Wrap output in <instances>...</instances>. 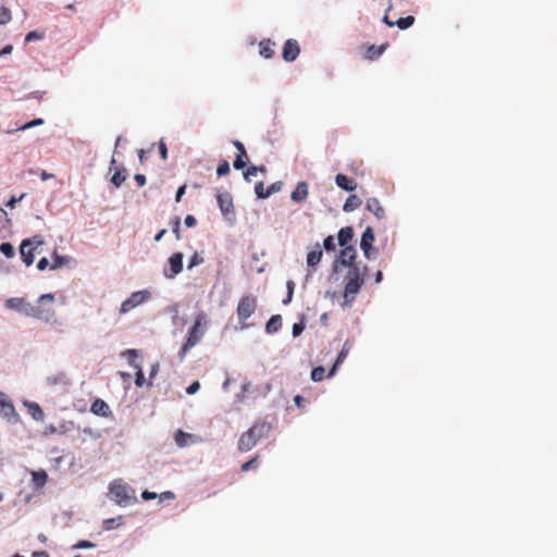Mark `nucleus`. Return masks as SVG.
Returning a JSON list of instances; mask_svg holds the SVG:
<instances>
[{
    "mask_svg": "<svg viewBox=\"0 0 557 557\" xmlns=\"http://www.w3.org/2000/svg\"><path fill=\"white\" fill-rule=\"evenodd\" d=\"M134 180L139 187H143L146 184V176L144 174H135Z\"/></svg>",
    "mask_w": 557,
    "mask_h": 557,
    "instance_id": "680f3d73",
    "label": "nucleus"
},
{
    "mask_svg": "<svg viewBox=\"0 0 557 557\" xmlns=\"http://www.w3.org/2000/svg\"><path fill=\"white\" fill-rule=\"evenodd\" d=\"M335 247L336 246H335V238H334V236L330 235V236L324 238V240H323V248L326 251H334Z\"/></svg>",
    "mask_w": 557,
    "mask_h": 557,
    "instance_id": "37998d69",
    "label": "nucleus"
},
{
    "mask_svg": "<svg viewBox=\"0 0 557 557\" xmlns=\"http://www.w3.org/2000/svg\"><path fill=\"white\" fill-rule=\"evenodd\" d=\"M244 158H247V154H237L236 156V159L234 160V168L236 170H243L246 165H247V162L244 160Z\"/></svg>",
    "mask_w": 557,
    "mask_h": 557,
    "instance_id": "49530a36",
    "label": "nucleus"
},
{
    "mask_svg": "<svg viewBox=\"0 0 557 557\" xmlns=\"http://www.w3.org/2000/svg\"><path fill=\"white\" fill-rule=\"evenodd\" d=\"M281 327H282V317L280 314L272 315L265 324V331L269 334L276 333Z\"/></svg>",
    "mask_w": 557,
    "mask_h": 557,
    "instance_id": "bb28decb",
    "label": "nucleus"
},
{
    "mask_svg": "<svg viewBox=\"0 0 557 557\" xmlns=\"http://www.w3.org/2000/svg\"><path fill=\"white\" fill-rule=\"evenodd\" d=\"M414 23V17L412 15H408L406 17H400L395 22V25L400 29H407L412 26Z\"/></svg>",
    "mask_w": 557,
    "mask_h": 557,
    "instance_id": "2f4dec72",
    "label": "nucleus"
},
{
    "mask_svg": "<svg viewBox=\"0 0 557 557\" xmlns=\"http://www.w3.org/2000/svg\"><path fill=\"white\" fill-rule=\"evenodd\" d=\"M70 260L66 257L59 256L55 251L53 252V263L51 264V269L55 270L64 264H67Z\"/></svg>",
    "mask_w": 557,
    "mask_h": 557,
    "instance_id": "473e14b6",
    "label": "nucleus"
},
{
    "mask_svg": "<svg viewBox=\"0 0 557 557\" xmlns=\"http://www.w3.org/2000/svg\"><path fill=\"white\" fill-rule=\"evenodd\" d=\"M25 195H21L18 198L11 197V199L7 202V206L10 208H14L16 202L21 201Z\"/></svg>",
    "mask_w": 557,
    "mask_h": 557,
    "instance_id": "338daca9",
    "label": "nucleus"
},
{
    "mask_svg": "<svg viewBox=\"0 0 557 557\" xmlns=\"http://www.w3.org/2000/svg\"><path fill=\"white\" fill-rule=\"evenodd\" d=\"M230 173V164L226 160L220 162L216 169V175L223 176Z\"/></svg>",
    "mask_w": 557,
    "mask_h": 557,
    "instance_id": "79ce46f5",
    "label": "nucleus"
},
{
    "mask_svg": "<svg viewBox=\"0 0 557 557\" xmlns=\"http://www.w3.org/2000/svg\"><path fill=\"white\" fill-rule=\"evenodd\" d=\"M274 42H272L270 39H264L259 42V53L265 59H270L274 55V49H273Z\"/></svg>",
    "mask_w": 557,
    "mask_h": 557,
    "instance_id": "a878e982",
    "label": "nucleus"
},
{
    "mask_svg": "<svg viewBox=\"0 0 557 557\" xmlns=\"http://www.w3.org/2000/svg\"><path fill=\"white\" fill-rule=\"evenodd\" d=\"M125 180H126V171L124 169L116 170L111 177V183L115 187H120L125 182Z\"/></svg>",
    "mask_w": 557,
    "mask_h": 557,
    "instance_id": "7c9ffc66",
    "label": "nucleus"
},
{
    "mask_svg": "<svg viewBox=\"0 0 557 557\" xmlns=\"http://www.w3.org/2000/svg\"><path fill=\"white\" fill-rule=\"evenodd\" d=\"M44 124V120L42 119H35V120H32L30 122H27L26 124L17 127V131H26L28 128H32V127H35V126H39V125H42Z\"/></svg>",
    "mask_w": 557,
    "mask_h": 557,
    "instance_id": "a18cd8bd",
    "label": "nucleus"
},
{
    "mask_svg": "<svg viewBox=\"0 0 557 557\" xmlns=\"http://www.w3.org/2000/svg\"><path fill=\"white\" fill-rule=\"evenodd\" d=\"M271 430V424L267 422L255 423L248 431L244 432L238 441L240 451H249L257 443L267 436Z\"/></svg>",
    "mask_w": 557,
    "mask_h": 557,
    "instance_id": "20e7f679",
    "label": "nucleus"
},
{
    "mask_svg": "<svg viewBox=\"0 0 557 557\" xmlns=\"http://www.w3.org/2000/svg\"><path fill=\"white\" fill-rule=\"evenodd\" d=\"M259 172V168L256 166V165H250L247 168V170L244 172V178L246 181H249L251 176H255L257 175V173Z\"/></svg>",
    "mask_w": 557,
    "mask_h": 557,
    "instance_id": "3c124183",
    "label": "nucleus"
},
{
    "mask_svg": "<svg viewBox=\"0 0 557 557\" xmlns=\"http://www.w3.org/2000/svg\"><path fill=\"white\" fill-rule=\"evenodd\" d=\"M90 411L96 414V416H99V417H104V418H108L109 416H111L112 411L109 407V405L100 399V398H97L92 404H91V407H90Z\"/></svg>",
    "mask_w": 557,
    "mask_h": 557,
    "instance_id": "f3484780",
    "label": "nucleus"
},
{
    "mask_svg": "<svg viewBox=\"0 0 557 557\" xmlns=\"http://www.w3.org/2000/svg\"><path fill=\"white\" fill-rule=\"evenodd\" d=\"M186 185H182L181 187H178L177 191H176V196H175V201L176 202H180L183 195L185 194L186 191Z\"/></svg>",
    "mask_w": 557,
    "mask_h": 557,
    "instance_id": "e2e57ef3",
    "label": "nucleus"
},
{
    "mask_svg": "<svg viewBox=\"0 0 557 557\" xmlns=\"http://www.w3.org/2000/svg\"><path fill=\"white\" fill-rule=\"evenodd\" d=\"M135 370H136L135 384H136V386L141 387L145 384V375H144L140 364H135Z\"/></svg>",
    "mask_w": 557,
    "mask_h": 557,
    "instance_id": "4c0bfd02",
    "label": "nucleus"
},
{
    "mask_svg": "<svg viewBox=\"0 0 557 557\" xmlns=\"http://www.w3.org/2000/svg\"><path fill=\"white\" fill-rule=\"evenodd\" d=\"M258 300L253 295H245L239 299L236 313L242 329L248 327L246 320L256 312Z\"/></svg>",
    "mask_w": 557,
    "mask_h": 557,
    "instance_id": "0eeeda50",
    "label": "nucleus"
},
{
    "mask_svg": "<svg viewBox=\"0 0 557 557\" xmlns=\"http://www.w3.org/2000/svg\"><path fill=\"white\" fill-rule=\"evenodd\" d=\"M0 251L7 257L12 258L15 253L13 246L10 243H2L0 245Z\"/></svg>",
    "mask_w": 557,
    "mask_h": 557,
    "instance_id": "58836bf2",
    "label": "nucleus"
},
{
    "mask_svg": "<svg viewBox=\"0 0 557 557\" xmlns=\"http://www.w3.org/2000/svg\"><path fill=\"white\" fill-rule=\"evenodd\" d=\"M122 520H123L122 516H119L117 518L106 519L103 521V527L106 530H113L116 527L122 524Z\"/></svg>",
    "mask_w": 557,
    "mask_h": 557,
    "instance_id": "72a5a7b5",
    "label": "nucleus"
},
{
    "mask_svg": "<svg viewBox=\"0 0 557 557\" xmlns=\"http://www.w3.org/2000/svg\"><path fill=\"white\" fill-rule=\"evenodd\" d=\"M294 287H295V284L293 281H288L287 282V296L286 298L283 300V304L284 305H287L290 302L292 298H293V293H294Z\"/></svg>",
    "mask_w": 557,
    "mask_h": 557,
    "instance_id": "603ef678",
    "label": "nucleus"
},
{
    "mask_svg": "<svg viewBox=\"0 0 557 557\" xmlns=\"http://www.w3.org/2000/svg\"><path fill=\"white\" fill-rule=\"evenodd\" d=\"M40 39H42V34H40L36 30L29 32L25 37V41H27V42L33 41V40H40Z\"/></svg>",
    "mask_w": 557,
    "mask_h": 557,
    "instance_id": "5fc2aeb1",
    "label": "nucleus"
},
{
    "mask_svg": "<svg viewBox=\"0 0 557 557\" xmlns=\"http://www.w3.org/2000/svg\"><path fill=\"white\" fill-rule=\"evenodd\" d=\"M25 406L27 408L28 413L36 421H44L45 412L41 407L37 403L26 401Z\"/></svg>",
    "mask_w": 557,
    "mask_h": 557,
    "instance_id": "5701e85b",
    "label": "nucleus"
},
{
    "mask_svg": "<svg viewBox=\"0 0 557 557\" xmlns=\"http://www.w3.org/2000/svg\"><path fill=\"white\" fill-rule=\"evenodd\" d=\"M367 210L372 212L379 220L383 219L385 215V210L379 199L369 198L366 205Z\"/></svg>",
    "mask_w": 557,
    "mask_h": 557,
    "instance_id": "aec40b11",
    "label": "nucleus"
},
{
    "mask_svg": "<svg viewBox=\"0 0 557 557\" xmlns=\"http://www.w3.org/2000/svg\"><path fill=\"white\" fill-rule=\"evenodd\" d=\"M282 186H283V183L282 182H275L273 184H271L268 188H267V194H268V197H270L272 194L274 193H277L282 189Z\"/></svg>",
    "mask_w": 557,
    "mask_h": 557,
    "instance_id": "864d4df0",
    "label": "nucleus"
},
{
    "mask_svg": "<svg viewBox=\"0 0 557 557\" xmlns=\"http://www.w3.org/2000/svg\"><path fill=\"white\" fill-rule=\"evenodd\" d=\"M141 497H143L144 500H151V499H154L157 497V494L153 493V492L144 491L141 493Z\"/></svg>",
    "mask_w": 557,
    "mask_h": 557,
    "instance_id": "0e129e2a",
    "label": "nucleus"
},
{
    "mask_svg": "<svg viewBox=\"0 0 557 557\" xmlns=\"http://www.w3.org/2000/svg\"><path fill=\"white\" fill-rule=\"evenodd\" d=\"M258 465V456H255L252 459L246 461L245 463L242 465V471H248L250 469H253L256 468Z\"/></svg>",
    "mask_w": 557,
    "mask_h": 557,
    "instance_id": "09e8293b",
    "label": "nucleus"
},
{
    "mask_svg": "<svg viewBox=\"0 0 557 557\" xmlns=\"http://www.w3.org/2000/svg\"><path fill=\"white\" fill-rule=\"evenodd\" d=\"M150 294L147 290L134 292L126 300H124L120 308V313L124 314L141 305L149 298Z\"/></svg>",
    "mask_w": 557,
    "mask_h": 557,
    "instance_id": "9d476101",
    "label": "nucleus"
},
{
    "mask_svg": "<svg viewBox=\"0 0 557 557\" xmlns=\"http://www.w3.org/2000/svg\"><path fill=\"white\" fill-rule=\"evenodd\" d=\"M184 223L187 227H193L197 224V220L194 215H187L184 220Z\"/></svg>",
    "mask_w": 557,
    "mask_h": 557,
    "instance_id": "13d9d810",
    "label": "nucleus"
},
{
    "mask_svg": "<svg viewBox=\"0 0 557 557\" xmlns=\"http://www.w3.org/2000/svg\"><path fill=\"white\" fill-rule=\"evenodd\" d=\"M374 239L375 237L373 228L371 226H368L364 230L360 240V248L362 249L363 255L367 259H371Z\"/></svg>",
    "mask_w": 557,
    "mask_h": 557,
    "instance_id": "f8f14e48",
    "label": "nucleus"
},
{
    "mask_svg": "<svg viewBox=\"0 0 557 557\" xmlns=\"http://www.w3.org/2000/svg\"><path fill=\"white\" fill-rule=\"evenodd\" d=\"M11 18V11L7 7H0V25L9 23Z\"/></svg>",
    "mask_w": 557,
    "mask_h": 557,
    "instance_id": "c9c22d12",
    "label": "nucleus"
},
{
    "mask_svg": "<svg viewBox=\"0 0 557 557\" xmlns=\"http://www.w3.org/2000/svg\"><path fill=\"white\" fill-rule=\"evenodd\" d=\"M45 240L42 236L35 235L32 238H26L22 242L20 246V252L22 260L24 263L29 267L34 263L35 256L34 252L38 249L39 246L44 245Z\"/></svg>",
    "mask_w": 557,
    "mask_h": 557,
    "instance_id": "6e6552de",
    "label": "nucleus"
},
{
    "mask_svg": "<svg viewBox=\"0 0 557 557\" xmlns=\"http://www.w3.org/2000/svg\"><path fill=\"white\" fill-rule=\"evenodd\" d=\"M53 294H44L38 298V305H32L24 301L21 312L35 319L49 321L53 315Z\"/></svg>",
    "mask_w": 557,
    "mask_h": 557,
    "instance_id": "f03ea898",
    "label": "nucleus"
},
{
    "mask_svg": "<svg viewBox=\"0 0 557 557\" xmlns=\"http://www.w3.org/2000/svg\"><path fill=\"white\" fill-rule=\"evenodd\" d=\"M362 201L357 195H350L343 207L345 212H352L361 206Z\"/></svg>",
    "mask_w": 557,
    "mask_h": 557,
    "instance_id": "cd10ccee",
    "label": "nucleus"
},
{
    "mask_svg": "<svg viewBox=\"0 0 557 557\" xmlns=\"http://www.w3.org/2000/svg\"><path fill=\"white\" fill-rule=\"evenodd\" d=\"M325 369L322 366L315 367L311 371V380L314 382H320L324 379Z\"/></svg>",
    "mask_w": 557,
    "mask_h": 557,
    "instance_id": "f704fd0d",
    "label": "nucleus"
},
{
    "mask_svg": "<svg viewBox=\"0 0 557 557\" xmlns=\"http://www.w3.org/2000/svg\"><path fill=\"white\" fill-rule=\"evenodd\" d=\"M309 195V186L306 182H299L296 188L292 191L290 198L293 201L300 203L304 202Z\"/></svg>",
    "mask_w": 557,
    "mask_h": 557,
    "instance_id": "dca6fc26",
    "label": "nucleus"
},
{
    "mask_svg": "<svg viewBox=\"0 0 557 557\" xmlns=\"http://www.w3.org/2000/svg\"><path fill=\"white\" fill-rule=\"evenodd\" d=\"M48 265H49V260H48L46 257L41 258V259L38 261V263H37V268H38V270H40V271L46 270V269L48 268Z\"/></svg>",
    "mask_w": 557,
    "mask_h": 557,
    "instance_id": "052dcab7",
    "label": "nucleus"
},
{
    "mask_svg": "<svg viewBox=\"0 0 557 557\" xmlns=\"http://www.w3.org/2000/svg\"><path fill=\"white\" fill-rule=\"evenodd\" d=\"M125 355L127 356L128 363L135 369V364H139L136 359L138 357L137 350L135 349H128L125 351Z\"/></svg>",
    "mask_w": 557,
    "mask_h": 557,
    "instance_id": "c03bdc74",
    "label": "nucleus"
},
{
    "mask_svg": "<svg viewBox=\"0 0 557 557\" xmlns=\"http://www.w3.org/2000/svg\"><path fill=\"white\" fill-rule=\"evenodd\" d=\"M323 257V251L320 244H315L314 248L308 252L307 255V265L309 268L315 269V267L320 263Z\"/></svg>",
    "mask_w": 557,
    "mask_h": 557,
    "instance_id": "a211bd4d",
    "label": "nucleus"
},
{
    "mask_svg": "<svg viewBox=\"0 0 557 557\" xmlns=\"http://www.w3.org/2000/svg\"><path fill=\"white\" fill-rule=\"evenodd\" d=\"M182 437H189V434L187 433H184L182 431H180L176 435V442L180 446H184L185 445V441H182Z\"/></svg>",
    "mask_w": 557,
    "mask_h": 557,
    "instance_id": "69168bd1",
    "label": "nucleus"
},
{
    "mask_svg": "<svg viewBox=\"0 0 557 557\" xmlns=\"http://www.w3.org/2000/svg\"><path fill=\"white\" fill-rule=\"evenodd\" d=\"M46 383L49 386H57V385H67L70 383V381L65 373L60 372V373L48 375L46 377Z\"/></svg>",
    "mask_w": 557,
    "mask_h": 557,
    "instance_id": "b1692460",
    "label": "nucleus"
},
{
    "mask_svg": "<svg viewBox=\"0 0 557 557\" xmlns=\"http://www.w3.org/2000/svg\"><path fill=\"white\" fill-rule=\"evenodd\" d=\"M335 183L339 188H342L346 191H352L357 188V184L355 183V181L349 178L345 174H341V173L337 174L335 176Z\"/></svg>",
    "mask_w": 557,
    "mask_h": 557,
    "instance_id": "412c9836",
    "label": "nucleus"
},
{
    "mask_svg": "<svg viewBox=\"0 0 557 557\" xmlns=\"http://www.w3.org/2000/svg\"><path fill=\"white\" fill-rule=\"evenodd\" d=\"M348 351H349L348 344L345 343L343 349L338 354V356H337V358L335 360V363L333 364V367H332V369H331V371L329 373V376H332L335 373L336 368L338 367V364H341L344 361V359L346 358Z\"/></svg>",
    "mask_w": 557,
    "mask_h": 557,
    "instance_id": "c85d7f7f",
    "label": "nucleus"
},
{
    "mask_svg": "<svg viewBox=\"0 0 557 557\" xmlns=\"http://www.w3.org/2000/svg\"><path fill=\"white\" fill-rule=\"evenodd\" d=\"M234 146L238 150V154H247L243 143H240L239 140H235Z\"/></svg>",
    "mask_w": 557,
    "mask_h": 557,
    "instance_id": "774afa93",
    "label": "nucleus"
},
{
    "mask_svg": "<svg viewBox=\"0 0 557 557\" xmlns=\"http://www.w3.org/2000/svg\"><path fill=\"white\" fill-rule=\"evenodd\" d=\"M357 258V250L354 246H344L343 249L339 251L338 261L342 265H355L358 264L356 262Z\"/></svg>",
    "mask_w": 557,
    "mask_h": 557,
    "instance_id": "2eb2a0df",
    "label": "nucleus"
},
{
    "mask_svg": "<svg viewBox=\"0 0 557 557\" xmlns=\"http://www.w3.org/2000/svg\"><path fill=\"white\" fill-rule=\"evenodd\" d=\"M183 258H184V255L182 252H174L170 258H169V269H170V273H168L166 270H164V275L169 278H173L174 276H176L177 274H180L183 270Z\"/></svg>",
    "mask_w": 557,
    "mask_h": 557,
    "instance_id": "ddd939ff",
    "label": "nucleus"
},
{
    "mask_svg": "<svg viewBox=\"0 0 557 557\" xmlns=\"http://www.w3.org/2000/svg\"><path fill=\"white\" fill-rule=\"evenodd\" d=\"M207 325V314L203 311H200L196 315L194 325L189 329L186 342L182 347V358L190 348L200 342L206 333Z\"/></svg>",
    "mask_w": 557,
    "mask_h": 557,
    "instance_id": "39448f33",
    "label": "nucleus"
},
{
    "mask_svg": "<svg viewBox=\"0 0 557 557\" xmlns=\"http://www.w3.org/2000/svg\"><path fill=\"white\" fill-rule=\"evenodd\" d=\"M48 481V474L45 470L32 472V485L34 490L41 488Z\"/></svg>",
    "mask_w": 557,
    "mask_h": 557,
    "instance_id": "4be33fe9",
    "label": "nucleus"
},
{
    "mask_svg": "<svg viewBox=\"0 0 557 557\" xmlns=\"http://www.w3.org/2000/svg\"><path fill=\"white\" fill-rule=\"evenodd\" d=\"M304 329H305V322H304V318H302L300 322L295 323L293 325V330H292L293 336L294 337L299 336L302 333Z\"/></svg>",
    "mask_w": 557,
    "mask_h": 557,
    "instance_id": "8fccbe9b",
    "label": "nucleus"
},
{
    "mask_svg": "<svg viewBox=\"0 0 557 557\" xmlns=\"http://www.w3.org/2000/svg\"><path fill=\"white\" fill-rule=\"evenodd\" d=\"M219 208L225 219H231L235 215L232 196L228 193H220L216 196Z\"/></svg>",
    "mask_w": 557,
    "mask_h": 557,
    "instance_id": "9b49d317",
    "label": "nucleus"
},
{
    "mask_svg": "<svg viewBox=\"0 0 557 557\" xmlns=\"http://www.w3.org/2000/svg\"><path fill=\"white\" fill-rule=\"evenodd\" d=\"M347 268L348 271L345 275L344 305L350 306L364 283L367 267L361 268L359 264H355L347 265Z\"/></svg>",
    "mask_w": 557,
    "mask_h": 557,
    "instance_id": "f257e3e1",
    "label": "nucleus"
},
{
    "mask_svg": "<svg viewBox=\"0 0 557 557\" xmlns=\"http://www.w3.org/2000/svg\"><path fill=\"white\" fill-rule=\"evenodd\" d=\"M300 53V47L296 39H287L284 48L282 57L286 62H293L297 59Z\"/></svg>",
    "mask_w": 557,
    "mask_h": 557,
    "instance_id": "4468645a",
    "label": "nucleus"
},
{
    "mask_svg": "<svg viewBox=\"0 0 557 557\" xmlns=\"http://www.w3.org/2000/svg\"><path fill=\"white\" fill-rule=\"evenodd\" d=\"M201 263H203V258L202 256L199 253V252H195L190 258H189V261H188V265L187 268L190 270L197 265H200Z\"/></svg>",
    "mask_w": 557,
    "mask_h": 557,
    "instance_id": "e433bc0d",
    "label": "nucleus"
},
{
    "mask_svg": "<svg viewBox=\"0 0 557 557\" xmlns=\"http://www.w3.org/2000/svg\"><path fill=\"white\" fill-rule=\"evenodd\" d=\"M354 238V230L351 226L342 227L338 232V245L344 247Z\"/></svg>",
    "mask_w": 557,
    "mask_h": 557,
    "instance_id": "393cba45",
    "label": "nucleus"
},
{
    "mask_svg": "<svg viewBox=\"0 0 557 557\" xmlns=\"http://www.w3.org/2000/svg\"><path fill=\"white\" fill-rule=\"evenodd\" d=\"M109 497L123 507L131 505L136 499L135 491L121 480H115L110 484Z\"/></svg>",
    "mask_w": 557,
    "mask_h": 557,
    "instance_id": "423d86ee",
    "label": "nucleus"
},
{
    "mask_svg": "<svg viewBox=\"0 0 557 557\" xmlns=\"http://www.w3.org/2000/svg\"><path fill=\"white\" fill-rule=\"evenodd\" d=\"M200 388V383L198 381L193 382L186 389L187 394L193 395Z\"/></svg>",
    "mask_w": 557,
    "mask_h": 557,
    "instance_id": "4d7b16f0",
    "label": "nucleus"
},
{
    "mask_svg": "<svg viewBox=\"0 0 557 557\" xmlns=\"http://www.w3.org/2000/svg\"><path fill=\"white\" fill-rule=\"evenodd\" d=\"M74 547L75 548H91V547H95V544L89 541H79Z\"/></svg>",
    "mask_w": 557,
    "mask_h": 557,
    "instance_id": "bf43d9fd",
    "label": "nucleus"
},
{
    "mask_svg": "<svg viewBox=\"0 0 557 557\" xmlns=\"http://www.w3.org/2000/svg\"><path fill=\"white\" fill-rule=\"evenodd\" d=\"M159 153L162 158V160H166L168 159V148H166V144L164 143L163 139H161L159 141Z\"/></svg>",
    "mask_w": 557,
    "mask_h": 557,
    "instance_id": "6e6d98bb",
    "label": "nucleus"
},
{
    "mask_svg": "<svg viewBox=\"0 0 557 557\" xmlns=\"http://www.w3.org/2000/svg\"><path fill=\"white\" fill-rule=\"evenodd\" d=\"M387 47H388L387 42L382 44L380 46H375V45L368 46L366 48V52H364L363 57H364V59L370 60V61L375 60L384 53V51L386 50Z\"/></svg>",
    "mask_w": 557,
    "mask_h": 557,
    "instance_id": "6ab92c4d",
    "label": "nucleus"
},
{
    "mask_svg": "<svg viewBox=\"0 0 557 557\" xmlns=\"http://www.w3.org/2000/svg\"><path fill=\"white\" fill-rule=\"evenodd\" d=\"M24 301L23 298L12 297L5 300V307L21 312Z\"/></svg>",
    "mask_w": 557,
    "mask_h": 557,
    "instance_id": "c756f323",
    "label": "nucleus"
},
{
    "mask_svg": "<svg viewBox=\"0 0 557 557\" xmlns=\"http://www.w3.org/2000/svg\"><path fill=\"white\" fill-rule=\"evenodd\" d=\"M244 158H247V154H237L236 156V159L234 160V168L236 170H243L246 165H247V162L244 160Z\"/></svg>",
    "mask_w": 557,
    "mask_h": 557,
    "instance_id": "de8ad7c7",
    "label": "nucleus"
},
{
    "mask_svg": "<svg viewBox=\"0 0 557 557\" xmlns=\"http://www.w3.org/2000/svg\"><path fill=\"white\" fill-rule=\"evenodd\" d=\"M53 294H44L38 298V305H32L24 301L21 312L35 319L49 321L53 315Z\"/></svg>",
    "mask_w": 557,
    "mask_h": 557,
    "instance_id": "7ed1b4c3",
    "label": "nucleus"
},
{
    "mask_svg": "<svg viewBox=\"0 0 557 557\" xmlns=\"http://www.w3.org/2000/svg\"><path fill=\"white\" fill-rule=\"evenodd\" d=\"M0 416L10 423H17L20 414L17 413L10 397L0 391Z\"/></svg>",
    "mask_w": 557,
    "mask_h": 557,
    "instance_id": "1a4fd4ad",
    "label": "nucleus"
},
{
    "mask_svg": "<svg viewBox=\"0 0 557 557\" xmlns=\"http://www.w3.org/2000/svg\"><path fill=\"white\" fill-rule=\"evenodd\" d=\"M255 193L257 198L259 199L268 198L267 189L264 188L263 182H259L255 185Z\"/></svg>",
    "mask_w": 557,
    "mask_h": 557,
    "instance_id": "ea45409f",
    "label": "nucleus"
},
{
    "mask_svg": "<svg viewBox=\"0 0 557 557\" xmlns=\"http://www.w3.org/2000/svg\"><path fill=\"white\" fill-rule=\"evenodd\" d=\"M171 226H172V232L174 233L175 235V238L177 240L181 239V231H180V227H181V220L178 216H175L172 221H171Z\"/></svg>",
    "mask_w": 557,
    "mask_h": 557,
    "instance_id": "a19ab883",
    "label": "nucleus"
}]
</instances>
